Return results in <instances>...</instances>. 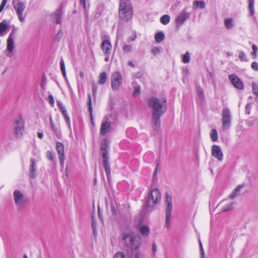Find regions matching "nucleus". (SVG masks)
Wrapping results in <instances>:
<instances>
[{
	"mask_svg": "<svg viewBox=\"0 0 258 258\" xmlns=\"http://www.w3.org/2000/svg\"><path fill=\"white\" fill-rule=\"evenodd\" d=\"M148 105L152 109L151 122L154 130L158 131L160 127V117L167 111V103L166 98L161 100L152 97L148 100Z\"/></svg>",
	"mask_w": 258,
	"mask_h": 258,
	"instance_id": "f257e3e1",
	"label": "nucleus"
},
{
	"mask_svg": "<svg viewBox=\"0 0 258 258\" xmlns=\"http://www.w3.org/2000/svg\"><path fill=\"white\" fill-rule=\"evenodd\" d=\"M122 240L124 241L127 251L129 249L134 250L138 249L142 242L141 236L132 232L123 233Z\"/></svg>",
	"mask_w": 258,
	"mask_h": 258,
	"instance_id": "f03ea898",
	"label": "nucleus"
},
{
	"mask_svg": "<svg viewBox=\"0 0 258 258\" xmlns=\"http://www.w3.org/2000/svg\"><path fill=\"white\" fill-rule=\"evenodd\" d=\"M133 15V7L130 0H120L118 10V17L120 21L127 22Z\"/></svg>",
	"mask_w": 258,
	"mask_h": 258,
	"instance_id": "7ed1b4c3",
	"label": "nucleus"
},
{
	"mask_svg": "<svg viewBox=\"0 0 258 258\" xmlns=\"http://www.w3.org/2000/svg\"><path fill=\"white\" fill-rule=\"evenodd\" d=\"M108 147V144L106 140L103 141V143L101 146V150L102 151V163L104 167L105 172L106 174L107 178L108 180L109 179L110 177V165L108 161V154L107 148Z\"/></svg>",
	"mask_w": 258,
	"mask_h": 258,
	"instance_id": "20e7f679",
	"label": "nucleus"
},
{
	"mask_svg": "<svg viewBox=\"0 0 258 258\" xmlns=\"http://www.w3.org/2000/svg\"><path fill=\"white\" fill-rule=\"evenodd\" d=\"M161 200L160 192L157 188L151 190L146 200V208L152 210L154 206L159 203Z\"/></svg>",
	"mask_w": 258,
	"mask_h": 258,
	"instance_id": "39448f33",
	"label": "nucleus"
},
{
	"mask_svg": "<svg viewBox=\"0 0 258 258\" xmlns=\"http://www.w3.org/2000/svg\"><path fill=\"white\" fill-rule=\"evenodd\" d=\"M14 200L16 206L19 210H23L28 203V200L25 198L24 195L19 189L14 191Z\"/></svg>",
	"mask_w": 258,
	"mask_h": 258,
	"instance_id": "423d86ee",
	"label": "nucleus"
},
{
	"mask_svg": "<svg viewBox=\"0 0 258 258\" xmlns=\"http://www.w3.org/2000/svg\"><path fill=\"white\" fill-rule=\"evenodd\" d=\"M13 133L17 138H21L24 131V122L21 115L16 118L13 124Z\"/></svg>",
	"mask_w": 258,
	"mask_h": 258,
	"instance_id": "0eeeda50",
	"label": "nucleus"
},
{
	"mask_svg": "<svg viewBox=\"0 0 258 258\" xmlns=\"http://www.w3.org/2000/svg\"><path fill=\"white\" fill-rule=\"evenodd\" d=\"M111 115L104 117L100 128V134L105 135L108 132H111L113 129L112 125L113 122L111 120Z\"/></svg>",
	"mask_w": 258,
	"mask_h": 258,
	"instance_id": "6e6552de",
	"label": "nucleus"
},
{
	"mask_svg": "<svg viewBox=\"0 0 258 258\" xmlns=\"http://www.w3.org/2000/svg\"><path fill=\"white\" fill-rule=\"evenodd\" d=\"M12 4L18 15L19 21L21 22H24L25 17L23 16V13L25 9V3L21 2L20 0H13Z\"/></svg>",
	"mask_w": 258,
	"mask_h": 258,
	"instance_id": "1a4fd4ad",
	"label": "nucleus"
},
{
	"mask_svg": "<svg viewBox=\"0 0 258 258\" xmlns=\"http://www.w3.org/2000/svg\"><path fill=\"white\" fill-rule=\"evenodd\" d=\"M165 202L167 204L166 208V222L165 225L169 228L171 219V213L172 210V204L171 197L167 194H166Z\"/></svg>",
	"mask_w": 258,
	"mask_h": 258,
	"instance_id": "9d476101",
	"label": "nucleus"
},
{
	"mask_svg": "<svg viewBox=\"0 0 258 258\" xmlns=\"http://www.w3.org/2000/svg\"><path fill=\"white\" fill-rule=\"evenodd\" d=\"M231 115L229 109L228 108H225L222 110V129L226 130L230 128L231 125Z\"/></svg>",
	"mask_w": 258,
	"mask_h": 258,
	"instance_id": "9b49d317",
	"label": "nucleus"
},
{
	"mask_svg": "<svg viewBox=\"0 0 258 258\" xmlns=\"http://www.w3.org/2000/svg\"><path fill=\"white\" fill-rule=\"evenodd\" d=\"M111 88L114 91L119 89L122 83V77L121 74L118 72H114L111 77Z\"/></svg>",
	"mask_w": 258,
	"mask_h": 258,
	"instance_id": "f8f14e48",
	"label": "nucleus"
},
{
	"mask_svg": "<svg viewBox=\"0 0 258 258\" xmlns=\"http://www.w3.org/2000/svg\"><path fill=\"white\" fill-rule=\"evenodd\" d=\"M190 16V13L186 11L185 8L183 9L176 17L175 21L177 25L178 26L182 25L186 20L189 18Z\"/></svg>",
	"mask_w": 258,
	"mask_h": 258,
	"instance_id": "ddd939ff",
	"label": "nucleus"
},
{
	"mask_svg": "<svg viewBox=\"0 0 258 258\" xmlns=\"http://www.w3.org/2000/svg\"><path fill=\"white\" fill-rule=\"evenodd\" d=\"M229 79L235 88L239 90L243 89V83L236 75L234 74L230 75L229 76Z\"/></svg>",
	"mask_w": 258,
	"mask_h": 258,
	"instance_id": "4468645a",
	"label": "nucleus"
},
{
	"mask_svg": "<svg viewBox=\"0 0 258 258\" xmlns=\"http://www.w3.org/2000/svg\"><path fill=\"white\" fill-rule=\"evenodd\" d=\"M62 16V7H60L51 15V20L56 24H60Z\"/></svg>",
	"mask_w": 258,
	"mask_h": 258,
	"instance_id": "2eb2a0df",
	"label": "nucleus"
},
{
	"mask_svg": "<svg viewBox=\"0 0 258 258\" xmlns=\"http://www.w3.org/2000/svg\"><path fill=\"white\" fill-rule=\"evenodd\" d=\"M16 30L17 28L15 27H14L12 29V31L10 33L7 40V50L9 52H12L14 50V39L15 37V33Z\"/></svg>",
	"mask_w": 258,
	"mask_h": 258,
	"instance_id": "dca6fc26",
	"label": "nucleus"
},
{
	"mask_svg": "<svg viewBox=\"0 0 258 258\" xmlns=\"http://www.w3.org/2000/svg\"><path fill=\"white\" fill-rule=\"evenodd\" d=\"M56 150L58 154L59 160L61 165H62L64 160V145L62 143L60 142L56 143Z\"/></svg>",
	"mask_w": 258,
	"mask_h": 258,
	"instance_id": "f3484780",
	"label": "nucleus"
},
{
	"mask_svg": "<svg viewBox=\"0 0 258 258\" xmlns=\"http://www.w3.org/2000/svg\"><path fill=\"white\" fill-rule=\"evenodd\" d=\"M57 106L58 108L60 110L61 113L69 126L70 128L71 127V121L70 117L68 114L67 109L66 107L63 105L61 101H57Z\"/></svg>",
	"mask_w": 258,
	"mask_h": 258,
	"instance_id": "a211bd4d",
	"label": "nucleus"
},
{
	"mask_svg": "<svg viewBox=\"0 0 258 258\" xmlns=\"http://www.w3.org/2000/svg\"><path fill=\"white\" fill-rule=\"evenodd\" d=\"M212 155L219 160L221 161L223 158V154L220 146L213 145L212 147Z\"/></svg>",
	"mask_w": 258,
	"mask_h": 258,
	"instance_id": "6ab92c4d",
	"label": "nucleus"
},
{
	"mask_svg": "<svg viewBox=\"0 0 258 258\" xmlns=\"http://www.w3.org/2000/svg\"><path fill=\"white\" fill-rule=\"evenodd\" d=\"M101 48L104 55H110L111 51L112 45L109 40H104L101 44Z\"/></svg>",
	"mask_w": 258,
	"mask_h": 258,
	"instance_id": "aec40b11",
	"label": "nucleus"
},
{
	"mask_svg": "<svg viewBox=\"0 0 258 258\" xmlns=\"http://www.w3.org/2000/svg\"><path fill=\"white\" fill-rule=\"evenodd\" d=\"M30 163L31 164L29 168V177L31 178H35L37 176V167L35 159L34 158L30 159Z\"/></svg>",
	"mask_w": 258,
	"mask_h": 258,
	"instance_id": "412c9836",
	"label": "nucleus"
},
{
	"mask_svg": "<svg viewBox=\"0 0 258 258\" xmlns=\"http://www.w3.org/2000/svg\"><path fill=\"white\" fill-rule=\"evenodd\" d=\"M243 187H244V185L243 184L238 185L229 195V198L231 199H234L235 197L239 196L241 189Z\"/></svg>",
	"mask_w": 258,
	"mask_h": 258,
	"instance_id": "4be33fe9",
	"label": "nucleus"
},
{
	"mask_svg": "<svg viewBox=\"0 0 258 258\" xmlns=\"http://www.w3.org/2000/svg\"><path fill=\"white\" fill-rule=\"evenodd\" d=\"M205 8V3L203 1H195L193 2V9H198L200 8L203 9Z\"/></svg>",
	"mask_w": 258,
	"mask_h": 258,
	"instance_id": "5701e85b",
	"label": "nucleus"
},
{
	"mask_svg": "<svg viewBox=\"0 0 258 258\" xmlns=\"http://www.w3.org/2000/svg\"><path fill=\"white\" fill-rule=\"evenodd\" d=\"M60 70L62 72V74L63 75V76L65 79V81L69 83L68 78L67 77L66 75V68H65V65H64V62L62 57L60 58Z\"/></svg>",
	"mask_w": 258,
	"mask_h": 258,
	"instance_id": "b1692460",
	"label": "nucleus"
},
{
	"mask_svg": "<svg viewBox=\"0 0 258 258\" xmlns=\"http://www.w3.org/2000/svg\"><path fill=\"white\" fill-rule=\"evenodd\" d=\"M224 22L225 27L228 30L231 29L234 26L232 18L225 19Z\"/></svg>",
	"mask_w": 258,
	"mask_h": 258,
	"instance_id": "393cba45",
	"label": "nucleus"
},
{
	"mask_svg": "<svg viewBox=\"0 0 258 258\" xmlns=\"http://www.w3.org/2000/svg\"><path fill=\"white\" fill-rule=\"evenodd\" d=\"M80 4L83 6L85 17L88 18L89 15V6L86 5V0H80Z\"/></svg>",
	"mask_w": 258,
	"mask_h": 258,
	"instance_id": "a878e982",
	"label": "nucleus"
},
{
	"mask_svg": "<svg viewBox=\"0 0 258 258\" xmlns=\"http://www.w3.org/2000/svg\"><path fill=\"white\" fill-rule=\"evenodd\" d=\"M88 101L87 102L88 106V110L90 115L91 118L92 119L93 118V108H92V99H91V96L90 94H88Z\"/></svg>",
	"mask_w": 258,
	"mask_h": 258,
	"instance_id": "bb28decb",
	"label": "nucleus"
},
{
	"mask_svg": "<svg viewBox=\"0 0 258 258\" xmlns=\"http://www.w3.org/2000/svg\"><path fill=\"white\" fill-rule=\"evenodd\" d=\"M254 0H248V10L249 15L251 16L254 14Z\"/></svg>",
	"mask_w": 258,
	"mask_h": 258,
	"instance_id": "cd10ccee",
	"label": "nucleus"
},
{
	"mask_svg": "<svg viewBox=\"0 0 258 258\" xmlns=\"http://www.w3.org/2000/svg\"><path fill=\"white\" fill-rule=\"evenodd\" d=\"M107 80V74L105 72L101 73L99 76L98 83L100 85L104 84Z\"/></svg>",
	"mask_w": 258,
	"mask_h": 258,
	"instance_id": "c85d7f7f",
	"label": "nucleus"
},
{
	"mask_svg": "<svg viewBox=\"0 0 258 258\" xmlns=\"http://www.w3.org/2000/svg\"><path fill=\"white\" fill-rule=\"evenodd\" d=\"M140 232L142 235L147 236L149 234L150 229L148 226L144 225L141 227Z\"/></svg>",
	"mask_w": 258,
	"mask_h": 258,
	"instance_id": "c756f323",
	"label": "nucleus"
},
{
	"mask_svg": "<svg viewBox=\"0 0 258 258\" xmlns=\"http://www.w3.org/2000/svg\"><path fill=\"white\" fill-rule=\"evenodd\" d=\"M165 38L164 34L162 32H159L155 34V38L157 42L160 43L164 40Z\"/></svg>",
	"mask_w": 258,
	"mask_h": 258,
	"instance_id": "7c9ffc66",
	"label": "nucleus"
},
{
	"mask_svg": "<svg viewBox=\"0 0 258 258\" xmlns=\"http://www.w3.org/2000/svg\"><path fill=\"white\" fill-rule=\"evenodd\" d=\"M49 119H50V123L51 130L53 132V133L55 134V135L57 137H58L59 135H60V133L57 130V129L55 127V124H54V122L53 121L52 119L51 116L50 117Z\"/></svg>",
	"mask_w": 258,
	"mask_h": 258,
	"instance_id": "2f4dec72",
	"label": "nucleus"
},
{
	"mask_svg": "<svg viewBox=\"0 0 258 258\" xmlns=\"http://www.w3.org/2000/svg\"><path fill=\"white\" fill-rule=\"evenodd\" d=\"M92 218V227L93 229V234L94 236H96L97 235V223L94 219V216L92 215L91 217Z\"/></svg>",
	"mask_w": 258,
	"mask_h": 258,
	"instance_id": "473e14b6",
	"label": "nucleus"
},
{
	"mask_svg": "<svg viewBox=\"0 0 258 258\" xmlns=\"http://www.w3.org/2000/svg\"><path fill=\"white\" fill-rule=\"evenodd\" d=\"M170 18L168 15H164L160 18V22L166 25L170 22Z\"/></svg>",
	"mask_w": 258,
	"mask_h": 258,
	"instance_id": "72a5a7b5",
	"label": "nucleus"
},
{
	"mask_svg": "<svg viewBox=\"0 0 258 258\" xmlns=\"http://www.w3.org/2000/svg\"><path fill=\"white\" fill-rule=\"evenodd\" d=\"M210 137L211 140L213 142H216L218 140V134L217 132L216 129H212L211 134H210Z\"/></svg>",
	"mask_w": 258,
	"mask_h": 258,
	"instance_id": "f704fd0d",
	"label": "nucleus"
},
{
	"mask_svg": "<svg viewBox=\"0 0 258 258\" xmlns=\"http://www.w3.org/2000/svg\"><path fill=\"white\" fill-rule=\"evenodd\" d=\"M234 203H232L224 206L221 209V212H226L233 209Z\"/></svg>",
	"mask_w": 258,
	"mask_h": 258,
	"instance_id": "c9c22d12",
	"label": "nucleus"
},
{
	"mask_svg": "<svg viewBox=\"0 0 258 258\" xmlns=\"http://www.w3.org/2000/svg\"><path fill=\"white\" fill-rule=\"evenodd\" d=\"M7 27L8 26L5 21H3L0 23V33H2L4 32L7 30Z\"/></svg>",
	"mask_w": 258,
	"mask_h": 258,
	"instance_id": "e433bc0d",
	"label": "nucleus"
},
{
	"mask_svg": "<svg viewBox=\"0 0 258 258\" xmlns=\"http://www.w3.org/2000/svg\"><path fill=\"white\" fill-rule=\"evenodd\" d=\"M190 61V54L188 52H186L182 57V61L183 63H186L189 62Z\"/></svg>",
	"mask_w": 258,
	"mask_h": 258,
	"instance_id": "4c0bfd02",
	"label": "nucleus"
},
{
	"mask_svg": "<svg viewBox=\"0 0 258 258\" xmlns=\"http://www.w3.org/2000/svg\"><path fill=\"white\" fill-rule=\"evenodd\" d=\"M141 87L139 85H137L134 87V91L133 93V95L134 97L138 96L140 94Z\"/></svg>",
	"mask_w": 258,
	"mask_h": 258,
	"instance_id": "58836bf2",
	"label": "nucleus"
},
{
	"mask_svg": "<svg viewBox=\"0 0 258 258\" xmlns=\"http://www.w3.org/2000/svg\"><path fill=\"white\" fill-rule=\"evenodd\" d=\"M63 35V33L62 31L61 30H59L55 36V38H54L55 41H59L62 37Z\"/></svg>",
	"mask_w": 258,
	"mask_h": 258,
	"instance_id": "ea45409f",
	"label": "nucleus"
},
{
	"mask_svg": "<svg viewBox=\"0 0 258 258\" xmlns=\"http://www.w3.org/2000/svg\"><path fill=\"white\" fill-rule=\"evenodd\" d=\"M252 49L253 50L251 53L252 56L254 59H255L257 57L256 52L258 51V48L255 44H253L252 45Z\"/></svg>",
	"mask_w": 258,
	"mask_h": 258,
	"instance_id": "a19ab883",
	"label": "nucleus"
},
{
	"mask_svg": "<svg viewBox=\"0 0 258 258\" xmlns=\"http://www.w3.org/2000/svg\"><path fill=\"white\" fill-rule=\"evenodd\" d=\"M197 93H198L199 97H200L201 99H204V95L203 89L200 86H199L197 88Z\"/></svg>",
	"mask_w": 258,
	"mask_h": 258,
	"instance_id": "79ce46f5",
	"label": "nucleus"
},
{
	"mask_svg": "<svg viewBox=\"0 0 258 258\" xmlns=\"http://www.w3.org/2000/svg\"><path fill=\"white\" fill-rule=\"evenodd\" d=\"M46 81H47L46 77L45 75H43L42 77V79H41V84H40L41 87L43 89H45V86L46 84Z\"/></svg>",
	"mask_w": 258,
	"mask_h": 258,
	"instance_id": "37998d69",
	"label": "nucleus"
},
{
	"mask_svg": "<svg viewBox=\"0 0 258 258\" xmlns=\"http://www.w3.org/2000/svg\"><path fill=\"white\" fill-rule=\"evenodd\" d=\"M46 158L49 160L50 161H53V159H54V157H53V154H52V152L50 151H48L46 152Z\"/></svg>",
	"mask_w": 258,
	"mask_h": 258,
	"instance_id": "c03bdc74",
	"label": "nucleus"
},
{
	"mask_svg": "<svg viewBox=\"0 0 258 258\" xmlns=\"http://www.w3.org/2000/svg\"><path fill=\"white\" fill-rule=\"evenodd\" d=\"M238 56H239V58L240 59V60L242 61H246L247 60L246 55H245V53L242 51H241L239 52Z\"/></svg>",
	"mask_w": 258,
	"mask_h": 258,
	"instance_id": "a18cd8bd",
	"label": "nucleus"
},
{
	"mask_svg": "<svg viewBox=\"0 0 258 258\" xmlns=\"http://www.w3.org/2000/svg\"><path fill=\"white\" fill-rule=\"evenodd\" d=\"M122 49L124 52H130L132 51V47L130 45H125Z\"/></svg>",
	"mask_w": 258,
	"mask_h": 258,
	"instance_id": "49530a36",
	"label": "nucleus"
},
{
	"mask_svg": "<svg viewBox=\"0 0 258 258\" xmlns=\"http://www.w3.org/2000/svg\"><path fill=\"white\" fill-rule=\"evenodd\" d=\"M113 258H125V256L122 252L119 251L115 254Z\"/></svg>",
	"mask_w": 258,
	"mask_h": 258,
	"instance_id": "de8ad7c7",
	"label": "nucleus"
},
{
	"mask_svg": "<svg viewBox=\"0 0 258 258\" xmlns=\"http://www.w3.org/2000/svg\"><path fill=\"white\" fill-rule=\"evenodd\" d=\"M251 68L254 71L257 72L258 71V63L256 61L253 62L251 64Z\"/></svg>",
	"mask_w": 258,
	"mask_h": 258,
	"instance_id": "09e8293b",
	"label": "nucleus"
},
{
	"mask_svg": "<svg viewBox=\"0 0 258 258\" xmlns=\"http://www.w3.org/2000/svg\"><path fill=\"white\" fill-rule=\"evenodd\" d=\"M152 53L154 54V55H157V54H159L160 53V49L157 47H155L154 48H153L152 50H151Z\"/></svg>",
	"mask_w": 258,
	"mask_h": 258,
	"instance_id": "8fccbe9b",
	"label": "nucleus"
},
{
	"mask_svg": "<svg viewBox=\"0 0 258 258\" xmlns=\"http://www.w3.org/2000/svg\"><path fill=\"white\" fill-rule=\"evenodd\" d=\"M47 100L51 105L54 104V99H53V97L52 95H49L48 96Z\"/></svg>",
	"mask_w": 258,
	"mask_h": 258,
	"instance_id": "3c124183",
	"label": "nucleus"
},
{
	"mask_svg": "<svg viewBox=\"0 0 258 258\" xmlns=\"http://www.w3.org/2000/svg\"><path fill=\"white\" fill-rule=\"evenodd\" d=\"M92 93H93V96L94 98H95L96 97V93H97V87L96 86H93Z\"/></svg>",
	"mask_w": 258,
	"mask_h": 258,
	"instance_id": "603ef678",
	"label": "nucleus"
},
{
	"mask_svg": "<svg viewBox=\"0 0 258 258\" xmlns=\"http://www.w3.org/2000/svg\"><path fill=\"white\" fill-rule=\"evenodd\" d=\"M199 245H200V253L203 254V252H204V250L202 243L200 239H199Z\"/></svg>",
	"mask_w": 258,
	"mask_h": 258,
	"instance_id": "864d4df0",
	"label": "nucleus"
},
{
	"mask_svg": "<svg viewBox=\"0 0 258 258\" xmlns=\"http://www.w3.org/2000/svg\"><path fill=\"white\" fill-rule=\"evenodd\" d=\"M152 251L153 252V254H154L156 251H157V246L155 243H153L152 244Z\"/></svg>",
	"mask_w": 258,
	"mask_h": 258,
	"instance_id": "5fc2aeb1",
	"label": "nucleus"
},
{
	"mask_svg": "<svg viewBox=\"0 0 258 258\" xmlns=\"http://www.w3.org/2000/svg\"><path fill=\"white\" fill-rule=\"evenodd\" d=\"M136 35H135L134 36H131L128 38L127 41L130 42V41H134L136 39Z\"/></svg>",
	"mask_w": 258,
	"mask_h": 258,
	"instance_id": "6e6d98bb",
	"label": "nucleus"
},
{
	"mask_svg": "<svg viewBox=\"0 0 258 258\" xmlns=\"http://www.w3.org/2000/svg\"><path fill=\"white\" fill-rule=\"evenodd\" d=\"M250 107V104L249 103L247 104L245 106V109H246V113L247 114H249L250 113L249 111H247V109H248Z\"/></svg>",
	"mask_w": 258,
	"mask_h": 258,
	"instance_id": "4d7b16f0",
	"label": "nucleus"
},
{
	"mask_svg": "<svg viewBox=\"0 0 258 258\" xmlns=\"http://www.w3.org/2000/svg\"><path fill=\"white\" fill-rule=\"evenodd\" d=\"M128 65L133 68L135 67V64L131 60L128 61Z\"/></svg>",
	"mask_w": 258,
	"mask_h": 258,
	"instance_id": "13d9d810",
	"label": "nucleus"
},
{
	"mask_svg": "<svg viewBox=\"0 0 258 258\" xmlns=\"http://www.w3.org/2000/svg\"><path fill=\"white\" fill-rule=\"evenodd\" d=\"M38 137L40 139H42L43 137V134L42 133L38 132L37 133Z\"/></svg>",
	"mask_w": 258,
	"mask_h": 258,
	"instance_id": "bf43d9fd",
	"label": "nucleus"
},
{
	"mask_svg": "<svg viewBox=\"0 0 258 258\" xmlns=\"http://www.w3.org/2000/svg\"><path fill=\"white\" fill-rule=\"evenodd\" d=\"M135 258H140V253L139 251L136 252L135 254Z\"/></svg>",
	"mask_w": 258,
	"mask_h": 258,
	"instance_id": "052dcab7",
	"label": "nucleus"
},
{
	"mask_svg": "<svg viewBox=\"0 0 258 258\" xmlns=\"http://www.w3.org/2000/svg\"><path fill=\"white\" fill-rule=\"evenodd\" d=\"M247 124L249 126H252L253 125V122L252 121H248Z\"/></svg>",
	"mask_w": 258,
	"mask_h": 258,
	"instance_id": "680f3d73",
	"label": "nucleus"
},
{
	"mask_svg": "<svg viewBox=\"0 0 258 258\" xmlns=\"http://www.w3.org/2000/svg\"><path fill=\"white\" fill-rule=\"evenodd\" d=\"M79 75L81 78H83L84 77V74L82 71L80 72Z\"/></svg>",
	"mask_w": 258,
	"mask_h": 258,
	"instance_id": "e2e57ef3",
	"label": "nucleus"
},
{
	"mask_svg": "<svg viewBox=\"0 0 258 258\" xmlns=\"http://www.w3.org/2000/svg\"><path fill=\"white\" fill-rule=\"evenodd\" d=\"M105 55L106 56V57H105L104 60H105V61L107 62V61H109V55Z\"/></svg>",
	"mask_w": 258,
	"mask_h": 258,
	"instance_id": "0e129e2a",
	"label": "nucleus"
},
{
	"mask_svg": "<svg viewBox=\"0 0 258 258\" xmlns=\"http://www.w3.org/2000/svg\"><path fill=\"white\" fill-rule=\"evenodd\" d=\"M8 0H3L2 2V4L1 5H2L3 6H6L7 2H8Z\"/></svg>",
	"mask_w": 258,
	"mask_h": 258,
	"instance_id": "69168bd1",
	"label": "nucleus"
},
{
	"mask_svg": "<svg viewBox=\"0 0 258 258\" xmlns=\"http://www.w3.org/2000/svg\"><path fill=\"white\" fill-rule=\"evenodd\" d=\"M5 7V6H3L2 5H1L0 6V12H2L4 8Z\"/></svg>",
	"mask_w": 258,
	"mask_h": 258,
	"instance_id": "338daca9",
	"label": "nucleus"
},
{
	"mask_svg": "<svg viewBox=\"0 0 258 258\" xmlns=\"http://www.w3.org/2000/svg\"><path fill=\"white\" fill-rule=\"evenodd\" d=\"M201 258H206L205 256V252H203V254H201Z\"/></svg>",
	"mask_w": 258,
	"mask_h": 258,
	"instance_id": "774afa93",
	"label": "nucleus"
}]
</instances>
